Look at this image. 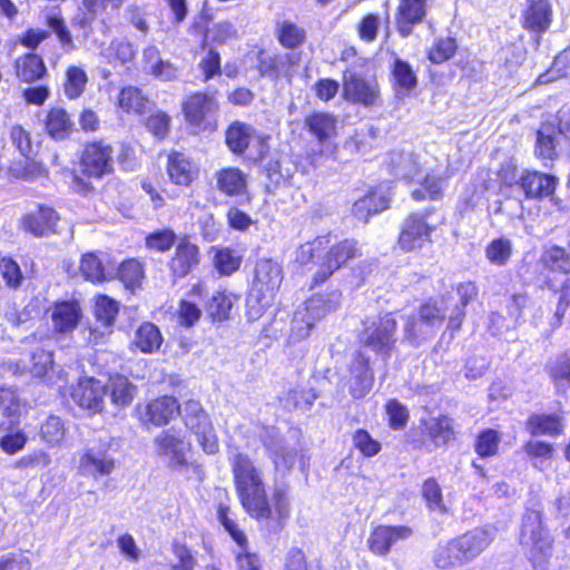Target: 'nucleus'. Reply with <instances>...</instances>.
<instances>
[{"instance_id":"nucleus-49","label":"nucleus","mask_w":570,"mask_h":570,"mask_svg":"<svg viewBox=\"0 0 570 570\" xmlns=\"http://www.w3.org/2000/svg\"><path fill=\"white\" fill-rule=\"evenodd\" d=\"M46 23L57 35V38L65 52H71L75 50L76 46L72 40V36L59 13L53 12L47 14Z\"/></svg>"},{"instance_id":"nucleus-28","label":"nucleus","mask_w":570,"mask_h":570,"mask_svg":"<svg viewBox=\"0 0 570 570\" xmlns=\"http://www.w3.org/2000/svg\"><path fill=\"white\" fill-rule=\"evenodd\" d=\"M180 406L171 396H163L150 401L146 406L147 421L156 426L167 424L177 413Z\"/></svg>"},{"instance_id":"nucleus-23","label":"nucleus","mask_w":570,"mask_h":570,"mask_svg":"<svg viewBox=\"0 0 570 570\" xmlns=\"http://www.w3.org/2000/svg\"><path fill=\"white\" fill-rule=\"evenodd\" d=\"M387 166L395 177L402 179H413L421 170L419 157L412 150L391 151Z\"/></svg>"},{"instance_id":"nucleus-40","label":"nucleus","mask_w":570,"mask_h":570,"mask_svg":"<svg viewBox=\"0 0 570 570\" xmlns=\"http://www.w3.org/2000/svg\"><path fill=\"white\" fill-rule=\"evenodd\" d=\"M425 426L435 445H445L454 436L452 420L448 416L431 417Z\"/></svg>"},{"instance_id":"nucleus-14","label":"nucleus","mask_w":570,"mask_h":570,"mask_svg":"<svg viewBox=\"0 0 570 570\" xmlns=\"http://www.w3.org/2000/svg\"><path fill=\"white\" fill-rule=\"evenodd\" d=\"M106 385L92 377H86L73 387L71 397L80 407L90 413H99L104 409Z\"/></svg>"},{"instance_id":"nucleus-29","label":"nucleus","mask_w":570,"mask_h":570,"mask_svg":"<svg viewBox=\"0 0 570 570\" xmlns=\"http://www.w3.org/2000/svg\"><path fill=\"white\" fill-rule=\"evenodd\" d=\"M487 529L476 528L456 539L458 546L466 561H470L484 551L492 541Z\"/></svg>"},{"instance_id":"nucleus-54","label":"nucleus","mask_w":570,"mask_h":570,"mask_svg":"<svg viewBox=\"0 0 570 570\" xmlns=\"http://www.w3.org/2000/svg\"><path fill=\"white\" fill-rule=\"evenodd\" d=\"M542 262L552 271L566 274L570 272V255L562 247L552 246L546 249L542 255Z\"/></svg>"},{"instance_id":"nucleus-62","label":"nucleus","mask_w":570,"mask_h":570,"mask_svg":"<svg viewBox=\"0 0 570 570\" xmlns=\"http://www.w3.org/2000/svg\"><path fill=\"white\" fill-rule=\"evenodd\" d=\"M214 263L220 274L230 275L238 269L240 257L230 248H222L216 252Z\"/></svg>"},{"instance_id":"nucleus-25","label":"nucleus","mask_w":570,"mask_h":570,"mask_svg":"<svg viewBox=\"0 0 570 570\" xmlns=\"http://www.w3.org/2000/svg\"><path fill=\"white\" fill-rule=\"evenodd\" d=\"M198 264V248L188 240H181L175 250V256L169 263V268L175 277H185L194 266Z\"/></svg>"},{"instance_id":"nucleus-44","label":"nucleus","mask_w":570,"mask_h":570,"mask_svg":"<svg viewBox=\"0 0 570 570\" xmlns=\"http://www.w3.org/2000/svg\"><path fill=\"white\" fill-rule=\"evenodd\" d=\"M110 397L114 404L127 406L134 400L136 387L127 377L118 375L110 380Z\"/></svg>"},{"instance_id":"nucleus-1","label":"nucleus","mask_w":570,"mask_h":570,"mask_svg":"<svg viewBox=\"0 0 570 570\" xmlns=\"http://www.w3.org/2000/svg\"><path fill=\"white\" fill-rule=\"evenodd\" d=\"M234 483L244 510L257 520L272 518L262 472L248 455L235 453L230 459Z\"/></svg>"},{"instance_id":"nucleus-12","label":"nucleus","mask_w":570,"mask_h":570,"mask_svg":"<svg viewBox=\"0 0 570 570\" xmlns=\"http://www.w3.org/2000/svg\"><path fill=\"white\" fill-rule=\"evenodd\" d=\"M83 173L91 177H102L112 171V148L101 141L86 146L81 157Z\"/></svg>"},{"instance_id":"nucleus-4","label":"nucleus","mask_w":570,"mask_h":570,"mask_svg":"<svg viewBox=\"0 0 570 570\" xmlns=\"http://www.w3.org/2000/svg\"><path fill=\"white\" fill-rule=\"evenodd\" d=\"M341 296L340 292L333 291L309 297L293 315L291 340L303 341L307 338L316 322L340 307Z\"/></svg>"},{"instance_id":"nucleus-61","label":"nucleus","mask_w":570,"mask_h":570,"mask_svg":"<svg viewBox=\"0 0 570 570\" xmlns=\"http://www.w3.org/2000/svg\"><path fill=\"white\" fill-rule=\"evenodd\" d=\"M422 494L430 510L438 511L440 513L446 512L441 488L435 480L429 479L423 483Z\"/></svg>"},{"instance_id":"nucleus-30","label":"nucleus","mask_w":570,"mask_h":570,"mask_svg":"<svg viewBox=\"0 0 570 570\" xmlns=\"http://www.w3.org/2000/svg\"><path fill=\"white\" fill-rule=\"evenodd\" d=\"M14 71L19 80L32 83L46 75L47 68L41 57L35 53H27L17 58Z\"/></svg>"},{"instance_id":"nucleus-17","label":"nucleus","mask_w":570,"mask_h":570,"mask_svg":"<svg viewBox=\"0 0 570 570\" xmlns=\"http://www.w3.org/2000/svg\"><path fill=\"white\" fill-rule=\"evenodd\" d=\"M432 227H430L423 217L412 214L409 215L402 226L399 237L400 247L403 250L411 252L421 248L430 242Z\"/></svg>"},{"instance_id":"nucleus-60","label":"nucleus","mask_w":570,"mask_h":570,"mask_svg":"<svg viewBox=\"0 0 570 570\" xmlns=\"http://www.w3.org/2000/svg\"><path fill=\"white\" fill-rule=\"evenodd\" d=\"M118 275L127 288H134L139 285L144 277L142 267L136 259L124 262L119 266Z\"/></svg>"},{"instance_id":"nucleus-6","label":"nucleus","mask_w":570,"mask_h":570,"mask_svg":"<svg viewBox=\"0 0 570 570\" xmlns=\"http://www.w3.org/2000/svg\"><path fill=\"white\" fill-rule=\"evenodd\" d=\"M185 425L196 436L197 442L207 454L218 452L219 444L208 414L198 401H187L181 410Z\"/></svg>"},{"instance_id":"nucleus-9","label":"nucleus","mask_w":570,"mask_h":570,"mask_svg":"<svg viewBox=\"0 0 570 570\" xmlns=\"http://www.w3.org/2000/svg\"><path fill=\"white\" fill-rule=\"evenodd\" d=\"M343 97L347 101L371 107L377 104L380 90L375 81L347 70L343 75Z\"/></svg>"},{"instance_id":"nucleus-16","label":"nucleus","mask_w":570,"mask_h":570,"mask_svg":"<svg viewBox=\"0 0 570 570\" xmlns=\"http://www.w3.org/2000/svg\"><path fill=\"white\" fill-rule=\"evenodd\" d=\"M218 109V102L213 94L196 92L187 97L183 104L186 120L194 127H200L205 120Z\"/></svg>"},{"instance_id":"nucleus-47","label":"nucleus","mask_w":570,"mask_h":570,"mask_svg":"<svg viewBox=\"0 0 570 570\" xmlns=\"http://www.w3.org/2000/svg\"><path fill=\"white\" fill-rule=\"evenodd\" d=\"M233 302L223 292H216L206 304V312L213 321H225L229 317Z\"/></svg>"},{"instance_id":"nucleus-45","label":"nucleus","mask_w":570,"mask_h":570,"mask_svg":"<svg viewBox=\"0 0 570 570\" xmlns=\"http://www.w3.org/2000/svg\"><path fill=\"white\" fill-rule=\"evenodd\" d=\"M276 35L278 41L286 48H296L305 40V31L287 20L277 23Z\"/></svg>"},{"instance_id":"nucleus-57","label":"nucleus","mask_w":570,"mask_h":570,"mask_svg":"<svg viewBox=\"0 0 570 570\" xmlns=\"http://www.w3.org/2000/svg\"><path fill=\"white\" fill-rule=\"evenodd\" d=\"M500 442L501 435L498 431L492 429L484 430L478 436L475 451L483 458L495 455Z\"/></svg>"},{"instance_id":"nucleus-19","label":"nucleus","mask_w":570,"mask_h":570,"mask_svg":"<svg viewBox=\"0 0 570 570\" xmlns=\"http://www.w3.org/2000/svg\"><path fill=\"white\" fill-rule=\"evenodd\" d=\"M53 330L58 333H70L79 324L82 311L77 301H61L53 304L50 309Z\"/></svg>"},{"instance_id":"nucleus-2","label":"nucleus","mask_w":570,"mask_h":570,"mask_svg":"<svg viewBox=\"0 0 570 570\" xmlns=\"http://www.w3.org/2000/svg\"><path fill=\"white\" fill-rule=\"evenodd\" d=\"M520 543L535 570L548 569L552 557L553 538L543 528L539 511L528 510L523 517Z\"/></svg>"},{"instance_id":"nucleus-48","label":"nucleus","mask_w":570,"mask_h":570,"mask_svg":"<svg viewBox=\"0 0 570 570\" xmlns=\"http://www.w3.org/2000/svg\"><path fill=\"white\" fill-rule=\"evenodd\" d=\"M118 104L127 112L141 114L146 108L147 99L137 87H126L119 94Z\"/></svg>"},{"instance_id":"nucleus-51","label":"nucleus","mask_w":570,"mask_h":570,"mask_svg":"<svg viewBox=\"0 0 570 570\" xmlns=\"http://www.w3.org/2000/svg\"><path fill=\"white\" fill-rule=\"evenodd\" d=\"M118 303L108 296H99L96 301L95 315L98 322L108 330L115 323L118 314Z\"/></svg>"},{"instance_id":"nucleus-33","label":"nucleus","mask_w":570,"mask_h":570,"mask_svg":"<svg viewBox=\"0 0 570 570\" xmlns=\"http://www.w3.org/2000/svg\"><path fill=\"white\" fill-rule=\"evenodd\" d=\"M216 179L218 189L228 196L242 195L246 190V177L238 168L222 169Z\"/></svg>"},{"instance_id":"nucleus-36","label":"nucleus","mask_w":570,"mask_h":570,"mask_svg":"<svg viewBox=\"0 0 570 570\" xmlns=\"http://www.w3.org/2000/svg\"><path fill=\"white\" fill-rule=\"evenodd\" d=\"M265 446L271 453L276 470L286 472L293 468L297 455L295 449L285 446L281 439L265 441Z\"/></svg>"},{"instance_id":"nucleus-11","label":"nucleus","mask_w":570,"mask_h":570,"mask_svg":"<svg viewBox=\"0 0 570 570\" xmlns=\"http://www.w3.org/2000/svg\"><path fill=\"white\" fill-rule=\"evenodd\" d=\"M156 452L164 458L168 466L177 469L187 465L186 454L189 443L185 442L174 430H165L155 438Z\"/></svg>"},{"instance_id":"nucleus-24","label":"nucleus","mask_w":570,"mask_h":570,"mask_svg":"<svg viewBox=\"0 0 570 570\" xmlns=\"http://www.w3.org/2000/svg\"><path fill=\"white\" fill-rule=\"evenodd\" d=\"M426 13L425 0H400L396 23L399 32L407 37L412 26L423 20Z\"/></svg>"},{"instance_id":"nucleus-18","label":"nucleus","mask_w":570,"mask_h":570,"mask_svg":"<svg viewBox=\"0 0 570 570\" xmlns=\"http://www.w3.org/2000/svg\"><path fill=\"white\" fill-rule=\"evenodd\" d=\"M348 380L350 392L353 397H364L372 389L374 375L370 367V358L363 353H357L351 364Z\"/></svg>"},{"instance_id":"nucleus-53","label":"nucleus","mask_w":570,"mask_h":570,"mask_svg":"<svg viewBox=\"0 0 570 570\" xmlns=\"http://www.w3.org/2000/svg\"><path fill=\"white\" fill-rule=\"evenodd\" d=\"M328 244L330 238L327 236H322L315 238L313 242L302 245L297 250V262H299L303 265H306L313 262L315 258L322 261V254L327 248Z\"/></svg>"},{"instance_id":"nucleus-8","label":"nucleus","mask_w":570,"mask_h":570,"mask_svg":"<svg viewBox=\"0 0 570 570\" xmlns=\"http://www.w3.org/2000/svg\"><path fill=\"white\" fill-rule=\"evenodd\" d=\"M322 256V263L315 275V282H325L335 271L344 266L350 259L361 256L358 243L355 239H343L332 246Z\"/></svg>"},{"instance_id":"nucleus-15","label":"nucleus","mask_w":570,"mask_h":570,"mask_svg":"<svg viewBox=\"0 0 570 570\" xmlns=\"http://www.w3.org/2000/svg\"><path fill=\"white\" fill-rule=\"evenodd\" d=\"M413 534L412 528L407 525H379L367 540L370 550L377 556H386L392 546L405 541Z\"/></svg>"},{"instance_id":"nucleus-39","label":"nucleus","mask_w":570,"mask_h":570,"mask_svg":"<svg viewBox=\"0 0 570 570\" xmlns=\"http://www.w3.org/2000/svg\"><path fill=\"white\" fill-rule=\"evenodd\" d=\"M392 75L397 87V94L407 95L417 85V78L410 63L399 58L394 60Z\"/></svg>"},{"instance_id":"nucleus-5","label":"nucleus","mask_w":570,"mask_h":570,"mask_svg":"<svg viewBox=\"0 0 570 570\" xmlns=\"http://www.w3.org/2000/svg\"><path fill=\"white\" fill-rule=\"evenodd\" d=\"M363 326L360 335L361 344L376 354L390 356L396 342L397 322L394 316L386 313L382 316L367 317Z\"/></svg>"},{"instance_id":"nucleus-41","label":"nucleus","mask_w":570,"mask_h":570,"mask_svg":"<svg viewBox=\"0 0 570 570\" xmlns=\"http://www.w3.org/2000/svg\"><path fill=\"white\" fill-rule=\"evenodd\" d=\"M88 76L78 66H70L65 73L63 92L69 99L79 98L87 86Z\"/></svg>"},{"instance_id":"nucleus-26","label":"nucleus","mask_w":570,"mask_h":570,"mask_svg":"<svg viewBox=\"0 0 570 570\" xmlns=\"http://www.w3.org/2000/svg\"><path fill=\"white\" fill-rule=\"evenodd\" d=\"M167 173L176 185L188 186L198 169L184 154L175 151L168 156Z\"/></svg>"},{"instance_id":"nucleus-42","label":"nucleus","mask_w":570,"mask_h":570,"mask_svg":"<svg viewBox=\"0 0 570 570\" xmlns=\"http://www.w3.org/2000/svg\"><path fill=\"white\" fill-rule=\"evenodd\" d=\"M456 294L459 295L461 307L458 308L455 315H452L449 320V325L453 330H459L464 318V307L471 303L479 294V288L474 282L468 281L460 283L456 286Z\"/></svg>"},{"instance_id":"nucleus-13","label":"nucleus","mask_w":570,"mask_h":570,"mask_svg":"<svg viewBox=\"0 0 570 570\" xmlns=\"http://www.w3.org/2000/svg\"><path fill=\"white\" fill-rule=\"evenodd\" d=\"M217 514L220 524L243 550V552L237 554V566L239 570H259V559L255 553L247 552V538L244 532L238 529L234 520L229 518V508L219 505Z\"/></svg>"},{"instance_id":"nucleus-43","label":"nucleus","mask_w":570,"mask_h":570,"mask_svg":"<svg viewBox=\"0 0 570 570\" xmlns=\"http://www.w3.org/2000/svg\"><path fill=\"white\" fill-rule=\"evenodd\" d=\"M65 434V424L57 415L48 416L40 425V439L49 446L59 445L62 442Z\"/></svg>"},{"instance_id":"nucleus-7","label":"nucleus","mask_w":570,"mask_h":570,"mask_svg":"<svg viewBox=\"0 0 570 570\" xmlns=\"http://www.w3.org/2000/svg\"><path fill=\"white\" fill-rule=\"evenodd\" d=\"M444 320L445 314L435 304H424L416 315L407 318L404 327L405 338L411 342L426 340L442 327Z\"/></svg>"},{"instance_id":"nucleus-10","label":"nucleus","mask_w":570,"mask_h":570,"mask_svg":"<svg viewBox=\"0 0 570 570\" xmlns=\"http://www.w3.org/2000/svg\"><path fill=\"white\" fill-rule=\"evenodd\" d=\"M115 459L105 445L87 448L79 459L78 470L83 476L98 480L112 473Z\"/></svg>"},{"instance_id":"nucleus-35","label":"nucleus","mask_w":570,"mask_h":570,"mask_svg":"<svg viewBox=\"0 0 570 570\" xmlns=\"http://www.w3.org/2000/svg\"><path fill=\"white\" fill-rule=\"evenodd\" d=\"M134 344L142 353H155L163 344V336L159 328L153 323L141 324L135 333Z\"/></svg>"},{"instance_id":"nucleus-22","label":"nucleus","mask_w":570,"mask_h":570,"mask_svg":"<svg viewBox=\"0 0 570 570\" xmlns=\"http://www.w3.org/2000/svg\"><path fill=\"white\" fill-rule=\"evenodd\" d=\"M519 184L528 198H542L553 194L557 183L553 176L539 171H525Z\"/></svg>"},{"instance_id":"nucleus-59","label":"nucleus","mask_w":570,"mask_h":570,"mask_svg":"<svg viewBox=\"0 0 570 570\" xmlns=\"http://www.w3.org/2000/svg\"><path fill=\"white\" fill-rule=\"evenodd\" d=\"M80 271L87 281L100 283L106 279L100 259L95 254H85L81 258Z\"/></svg>"},{"instance_id":"nucleus-50","label":"nucleus","mask_w":570,"mask_h":570,"mask_svg":"<svg viewBox=\"0 0 570 570\" xmlns=\"http://www.w3.org/2000/svg\"><path fill=\"white\" fill-rule=\"evenodd\" d=\"M548 373L557 387L570 384V355L568 352L558 355L548 366Z\"/></svg>"},{"instance_id":"nucleus-20","label":"nucleus","mask_w":570,"mask_h":570,"mask_svg":"<svg viewBox=\"0 0 570 570\" xmlns=\"http://www.w3.org/2000/svg\"><path fill=\"white\" fill-rule=\"evenodd\" d=\"M58 220L59 216L52 208L39 206L23 217L22 228L36 237H43L56 232Z\"/></svg>"},{"instance_id":"nucleus-3","label":"nucleus","mask_w":570,"mask_h":570,"mask_svg":"<svg viewBox=\"0 0 570 570\" xmlns=\"http://www.w3.org/2000/svg\"><path fill=\"white\" fill-rule=\"evenodd\" d=\"M283 282L281 266L272 259H261L255 266V278L247 305L252 316L258 317L271 307Z\"/></svg>"},{"instance_id":"nucleus-21","label":"nucleus","mask_w":570,"mask_h":570,"mask_svg":"<svg viewBox=\"0 0 570 570\" xmlns=\"http://www.w3.org/2000/svg\"><path fill=\"white\" fill-rule=\"evenodd\" d=\"M523 27L534 32H544L551 23L552 9L548 0H527Z\"/></svg>"},{"instance_id":"nucleus-55","label":"nucleus","mask_w":570,"mask_h":570,"mask_svg":"<svg viewBox=\"0 0 570 570\" xmlns=\"http://www.w3.org/2000/svg\"><path fill=\"white\" fill-rule=\"evenodd\" d=\"M458 45L454 38H440L429 50V60L432 63H442L451 59L456 52Z\"/></svg>"},{"instance_id":"nucleus-38","label":"nucleus","mask_w":570,"mask_h":570,"mask_svg":"<svg viewBox=\"0 0 570 570\" xmlns=\"http://www.w3.org/2000/svg\"><path fill=\"white\" fill-rule=\"evenodd\" d=\"M254 129L252 126L235 121L226 131V144L235 154H242L248 147Z\"/></svg>"},{"instance_id":"nucleus-37","label":"nucleus","mask_w":570,"mask_h":570,"mask_svg":"<svg viewBox=\"0 0 570 570\" xmlns=\"http://www.w3.org/2000/svg\"><path fill=\"white\" fill-rule=\"evenodd\" d=\"M0 449L8 455H14L22 451L28 442L27 434L16 426L7 425L6 422L0 423Z\"/></svg>"},{"instance_id":"nucleus-58","label":"nucleus","mask_w":570,"mask_h":570,"mask_svg":"<svg viewBox=\"0 0 570 570\" xmlns=\"http://www.w3.org/2000/svg\"><path fill=\"white\" fill-rule=\"evenodd\" d=\"M442 178L433 175H426L421 184V188L412 191V197L415 200H431L439 199L442 196Z\"/></svg>"},{"instance_id":"nucleus-63","label":"nucleus","mask_w":570,"mask_h":570,"mask_svg":"<svg viewBox=\"0 0 570 570\" xmlns=\"http://www.w3.org/2000/svg\"><path fill=\"white\" fill-rule=\"evenodd\" d=\"M537 154L543 159H553L556 156L554 134L550 127H542L538 130Z\"/></svg>"},{"instance_id":"nucleus-64","label":"nucleus","mask_w":570,"mask_h":570,"mask_svg":"<svg viewBox=\"0 0 570 570\" xmlns=\"http://www.w3.org/2000/svg\"><path fill=\"white\" fill-rule=\"evenodd\" d=\"M176 242V235L170 229H161L151 233L146 237V246L157 252H166L173 247Z\"/></svg>"},{"instance_id":"nucleus-27","label":"nucleus","mask_w":570,"mask_h":570,"mask_svg":"<svg viewBox=\"0 0 570 570\" xmlns=\"http://www.w3.org/2000/svg\"><path fill=\"white\" fill-rule=\"evenodd\" d=\"M566 426L564 417L560 414H532L527 421V430L531 435L559 436Z\"/></svg>"},{"instance_id":"nucleus-32","label":"nucleus","mask_w":570,"mask_h":570,"mask_svg":"<svg viewBox=\"0 0 570 570\" xmlns=\"http://www.w3.org/2000/svg\"><path fill=\"white\" fill-rule=\"evenodd\" d=\"M73 124L68 112L62 108H52L48 111L45 128L50 137L62 140L72 131Z\"/></svg>"},{"instance_id":"nucleus-52","label":"nucleus","mask_w":570,"mask_h":570,"mask_svg":"<svg viewBox=\"0 0 570 570\" xmlns=\"http://www.w3.org/2000/svg\"><path fill=\"white\" fill-rule=\"evenodd\" d=\"M512 254V244L507 238L492 240L485 248V256L491 264L503 266L508 263Z\"/></svg>"},{"instance_id":"nucleus-34","label":"nucleus","mask_w":570,"mask_h":570,"mask_svg":"<svg viewBox=\"0 0 570 570\" xmlns=\"http://www.w3.org/2000/svg\"><path fill=\"white\" fill-rule=\"evenodd\" d=\"M304 125L318 141L323 142L335 132L336 118L327 112H313L305 117Z\"/></svg>"},{"instance_id":"nucleus-46","label":"nucleus","mask_w":570,"mask_h":570,"mask_svg":"<svg viewBox=\"0 0 570 570\" xmlns=\"http://www.w3.org/2000/svg\"><path fill=\"white\" fill-rule=\"evenodd\" d=\"M434 561L435 564L442 569L460 566L463 562H466L462 551L458 546L456 539L450 541L444 547H440Z\"/></svg>"},{"instance_id":"nucleus-31","label":"nucleus","mask_w":570,"mask_h":570,"mask_svg":"<svg viewBox=\"0 0 570 570\" xmlns=\"http://www.w3.org/2000/svg\"><path fill=\"white\" fill-rule=\"evenodd\" d=\"M390 198L380 190H372L368 195L356 200L353 205V214L361 220H367L373 214H377L389 207Z\"/></svg>"},{"instance_id":"nucleus-56","label":"nucleus","mask_w":570,"mask_h":570,"mask_svg":"<svg viewBox=\"0 0 570 570\" xmlns=\"http://www.w3.org/2000/svg\"><path fill=\"white\" fill-rule=\"evenodd\" d=\"M10 170L16 178L24 180H36L46 175L43 166L30 159L29 156L24 160L13 164Z\"/></svg>"}]
</instances>
